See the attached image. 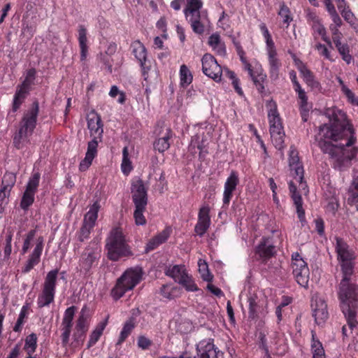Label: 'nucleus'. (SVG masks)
I'll list each match as a JSON object with an SVG mask.
<instances>
[{
  "label": "nucleus",
  "instance_id": "28",
  "mask_svg": "<svg viewBox=\"0 0 358 358\" xmlns=\"http://www.w3.org/2000/svg\"><path fill=\"white\" fill-rule=\"evenodd\" d=\"M348 202L358 210V176L354 177L348 189Z\"/></svg>",
  "mask_w": 358,
  "mask_h": 358
},
{
  "label": "nucleus",
  "instance_id": "26",
  "mask_svg": "<svg viewBox=\"0 0 358 358\" xmlns=\"http://www.w3.org/2000/svg\"><path fill=\"white\" fill-rule=\"evenodd\" d=\"M171 230L169 228L164 229L162 232L151 238L147 243L145 251L150 252L157 248L159 245L164 243L171 234Z\"/></svg>",
  "mask_w": 358,
  "mask_h": 358
},
{
  "label": "nucleus",
  "instance_id": "35",
  "mask_svg": "<svg viewBox=\"0 0 358 358\" xmlns=\"http://www.w3.org/2000/svg\"><path fill=\"white\" fill-rule=\"evenodd\" d=\"M29 90L19 86L13 98V110L17 111L24 101Z\"/></svg>",
  "mask_w": 358,
  "mask_h": 358
},
{
  "label": "nucleus",
  "instance_id": "36",
  "mask_svg": "<svg viewBox=\"0 0 358 358\" xmlns=\"http://www.w3.org/2000/svg\"><path fill=\"white\" fill-rule=\"evenodd\" d=\"M43 249V238L39 237L37 239L36 245L33 250L32 253L29 256L28 260L33 262L35 264H38L40 262L41 256Z\"/></svg>",
  "mask_w": 358,
  "mask_h": 358
},
{
  "label": "nucleus",
  "instance_id": "39",
  "mask_svg": "<svg viewBox=\"0 0 358 358\" xmlns=\"http://www.w3.org/2000/svg\"><path fill=\"white\" fill-rule=\"evenodd\" d=\"M192 75L185 64H182L180 68V85L182 87H187L192 82Z\"/></svg>",
  "mask_w": 358,
  "mask_h": 358
},
{
  "label": "nucleus",
  "instance_id": "23",
  "mask_svg": "<svg viewBox=\"0 0 358 358\" xmlns=\"http://www.w3.org/2000/svg\"><path fill=\"white\" fill-rule=\"evenodd\" d=\"M16 181V176L13 173H6L2 178L0 188V200L3 202L9 196L10 192Z\"/></svg>",
  "mask_w": 358,
  "mask_h": 358
},
{
  "label": "nucleus",
  "instance_id": "32",
  "mask_svg": "<svg viewBox=\"0 0 358 358\" xmlns=\"http://www.w3.org/2000/svg\"><path fill=\"white\" fill-rule=\"evenodd\" d=\"M187 273H188L183 265H174L166 271V274L172 278L176 282H179Z\"/></svg>",
  "mask_w": 358,
  "mask_h": 358
},
{
  "label": "nucleus",
  "instance_id": "56",
  "mask_svg": "<svg viewBox=\"0 0 358 358\" xmlns=\"http://www.w3.org/2000/svg\"><path fill=\"white\" fill-rule=\"evenodd\" d=\"M36 70L34 69H29L27 72V75L24 80L20 85L27 90H29L30 86L34 83V80L36 76Z\"/></svg>",
  "mask_w": 358,
  "mask_h": 358
},
{
  "label": "nucleus",
  "instance_id": "50",
  "mask_svg": "<svg viewBox=\"0 0 358 358\" xmlns=\"http://www.w3.org/2000/svg\"><path fill=\"white\" fill-rule=\"evenodd\" d=\"M284 137L285 132L281 131L280 133H274L271 134V138L273 144L278 150H282L284 148Z\"/></svg>",
  "mask_w": 358,
  "mask_h": 358
},
{
  "label": "nucleus",
  "instance_id": "31",
  "mask_svg": "<svg viewBox=\"0 0 358 358\" xmlns=\"http://www.w3.org/2000/svg\"><path fill=\"white\" fill-rule=\"evenodd\" d=\"M250 76L257 87V90L259 92H263L264 90V82L266 80V75L264 73L262 67L257 68Z\"/></svg>",
  "mask_w": 358,
  "mask_h": 358
},
{
  "label": "nucleus",
  "instance_id": "17",
  "mask_svg": "<svg viewBox=\"0 0 358 358\" xmlns=\"http://www.w3.org/2000/svg\"><path fill=\"white\" fill-rule=\"evenodd\" d=\"M197 355L194 358H218L220 351L210 340L201 341L197 345Z\"/></svg>",
  "mask_w": 358,
  "mask_h": 358
},
{
  "label": "nucleus",
  "instance_id": "3",
  "mask_svg": "<svg viewBox=\"0 0 358 358\" xmlns=\"http://www.w3.org/2000/svg\"><path fill=\"white\" fill-rule=\"evenodd\" d=\"M38 111V103L34 102L31 107L24 112L20 122L19 129L13 138L14 145L17 149L22 148L25 144L29 143V138L36 126Z\"/></svg>",
  "mask_w": 358,
  "mask_h": 358
},
{
  "label": "nucleus",
  "instance_id": "51",
  "mask_svg": "<svg viewBox=\"0 0 358 358\" xmlns=\"http://www.w3.org/2000/svg\"><path fill=\"white\" fill-rule=\"evenodd\" d=\"M101 139L102 138H93L87 144V150L85 155L94 158L97 154L98 144L101 141Z\"/></svg>",
  "mask_w": 358,
  "mask_h": 358
},
{
  "label": "nucleus",
  "instance_id": "11",
  "mask_svg": "<svg viewBox=\"0 0 358 358\" xmlns=\"http://www.w3.org/2000/svg\"><path fill=\"white\" fill-rule=\"evenodd\" d=\"M99 209V203L98 201H95L90 206L88 212L85 215L83 225L77 234L78 238L80 242H83L89 238L91 231L95 226Z\"/></svg>",
  "mask_w": 358,
  "mask_h": 358
},
{
  "label": "nucleus",
  "instance_id": "53",
  "mask_svg": "<svg viewBox=\"0 0 358 358\" xmlns=\"http://www.w3.org/2000/svg\"><path fill=\"white\" fill-rule=\"evenodd\" d=\"M88 328L87 317L85 315L83 308L81 310L79 317L76 322V330L81 331H87Z\"/></svg>",
  "mask_w": 358,
  "mask_h": 358
},
{
  "label": "nucleus",
  "instance_id": "54",
  "mask_svg": "<svg viewBox=\"0 0 358 358\" xmlns=\"http://www.w3.org/2000/svg\"><path fill=\"white\" fill-rule=\"evenodd\" d=\"M297 69L299 71L303 80L306 83L310 80L314 75L313 73L306 67V66L301 62H299L297 64Z\"/></svg>",
  "mask_w": 358,
  "mask_h": 358
},
{
  "label": "nucleus",
  "instance_id": "58",
  "mask_svg": "<svg viewBox=\"0 0 358 358\" xmlns=\"http://www.w3.org/2000/svg\"><path fill=\"white\" fill-rule=\"evenodd\" d=\"M259 29H260L262 34L265 39L266 48L275 46L274 42L271 38V36L266 24L264 23H261L259 24Z\"/></svg>",
  "mask_w": 358,
  "mask_h": 358
},
{
  "label": "nucleus",
  "instance_id": "16",
  "mask_svg": "<svg viewBox=\"0 0 358 358\" xmlns=\"http://www.w3.org/2000/svg\"><path fill=\"white\" fill-rule=\"evenodd\" d=\"M289 165L295 180L300 182L303 186L302 180L303 179V169L299 162L298 152L292 146L290 148L289 153Z\"/></svg>",
  "mask_w": 358,
  "mask_h": 358
},
{
  "label": "nucleus",
  "instance_id": "57",
  "mask_svg": "<svg viewBox=\"0 0 358 358\" xmlns=\"http://www.w3.org/2000/svg\"><path fill=\"white\" fill-rule=\"evenodd\" d=\"M259 29H260L262 34L265 39L266 48L275 46L274 42L271 38V36L266 24L264 23H261L259 24Z\"/></svg>",
  "mask_w": 358,
  "mask_h": 358
},
{
  "label": "nucleus",
  "instance_id": "6",
  "mask_svg": "<svg viewBox=\"0 0 358 358\" xmlns=\"http://www.w3.org/2000/svg\"><path fill=\"white\" fill-rule=\"evenodd\" d=\"M142 278V270L136 267L127 269L117 280L115 287L112 290L114 299L121 298L126 292L131 290Z\"/></svg>",
  "mask_w": 358,
  "mask_h": 358
},
{
  "label": "nucleus",
  "instance_id": "48",
  "mask_svg": "<svg viewBox=\"0 0 358 358\" xmlns=\"http://www.w3.org/2000/svg\"><path fill=\"white\" fill-rule=\"evenodd\" d=\"M312 29H313L315 33H317L318 35L321 36L323 41L329 44V45L331 48V42L330 39L326 35V29L324 27L320 22V20L315 22V24L310 25Z\"/></svg>",
  "mask_w": 358,
  "mask_h": 358
},
{
  "label": "nucleus",
  "instance_id": "42",
  "mask_svg": "<svg viewBox=\"0 0 358 358\" xmlns=\"http://www.w3.org/2000/svg\"><path fill=\"white\" fill-rule=\"evenodd\" d=\"M203 148L204 145L203 143V140L200 141L199 135L196 134L194 136H193L188 147L189 151L192 154L194 155L196 153L197 150H199V155L201 156V152L203 150Z\"/></svg>",
  "mask_w": 358,
  "mask_h": 358
},
{
  "label": "nucleus",
  "instance_id": "44",
  "mask_svg": "<svg viewBox=\"0 0 358 358\" xmlns=\"http://www.w3.org/2000/svg\"><path fill=\"white\" fill-rule=\"evenodd\" d=\"M134 328V322L133 320H129L127 322H126L120 332V335L117 344L120 345L122 343H123L131 334Z\"/></svg>",
  "mask_w": 358,
  "mask_h": 358
},
{
  "label": "nucleus",
  "instance_id": "8",
  "mask_svg": "<svg viewBox=\"0 0 358 358\" xmlns=\"http://www.w3.org/2000/svg\"><path fill=\"white\" fill-rule=\"evenodd\" d=\"M336 252L342 273H354L355 255L348 245L340 238H336Z\"/></svg>",
  "mask_w": 358,
  "mask_h": 358
},
{
  "label": "nucleus",
  "instance_id": "63",
  "mask_svg": "<svg viewBox=\"0 0 358 358\" xmlns=\"http://www.w3.org/2000/svg\"><path fill=\"white\" fill-rule=\"evenodd\" d=\"M306 13L307 21L310 24V25H312L315 22L320 21V19L315 12L312 11L310 9H307L306 10Z\"/></svg>",
  "mask_w": 358,
  "mask_h": 358
},
{
  "label": "nucleus",
  "instance_id": "21",
  "mask_svg": "<svg viewBox=\"0 0 358 358\" xmlns=\"http://www.w3.org/2000/svg\"><path fill=\"white\" fill-rule=\"evenodd\" d=\"M210 208L205 206L201 208L198 222L195 226L194 231L200 236H202L208 230L210 224V219L209 216Z\"/></svg>",
  "mask_w": 358,
  "mask_h": 358
},
{
  "label": "nucleus",
  "instance_id": "41",
  "mask_svg": "<svg viewBox=\"0 0 358 358\" xmlns=\"http://www.w3.org/2000/svg\"><path fill=\"white\" fill-rule=\"evenodd\" d=\"M187 292H196L199 290L198 286L194 282L192 276L188 273L185 275L178 282Z\"/></svg>",
  "mask_w": 358,
  "mask_h": 358
},
{
  "label": "nucleus",
  "instance_id": "46",
  "mask_svg": "<svg viewBox=\"0 0 358 358\" xmlns=\"http://www.w3.org/2000/svg\"><path fill=\"white\" fill-rule=\"evenodd\" d=\"M121 169L124 174L128 175L132 169L131 164L129 158L128 148L124 147L122 150V162Z\"/></svg>",
  "mask_w": 358,
  "mask_h": 358
},
{
  "label": "nucleus",
  "instance_id": "24",
  "mask_svg": "<svg viewBox=\"0 0 358 358\" xmlns=\"http://www.w3.org/2000/svg\"><path fill=\"white\" fill-rule=\"evenodd\" d=\"M256 253L262 259H268L275 253V246L268 238H263L256 248Z\"/></svg>",
  "mask_w": 358,
  "mask_h": 358
},
{
  "label": "nucleus",
  "instance_id": "4",
  "mask_svg": "<svg viewBox=\"0 0 358 358\" xmlns=\"http://www.w3.org/2000/svg\"><path fill=\"white\" fill-rule=\"evenodd\" d=\"M202 6L201 0H187L184 9L187 20L190 23L193 31L198 34H202L209 23L207 12L201 9Z\"/></svg>",
  "mask_w": 358,
  "mask_h": 358
},
{
  "label": "nucleus",
  "instance_id": "37",
  "mask_svg": "<svg viewBox=\"0 0 358 358\" xmlns=\"http://www.w3.org/2000/svg\"><path fill=\"white\" fill-rule=\"evenodd\" d=\"M292 199L294 203L296 206L298 217H299L300 222H301L302 225H303L304 222H306V220H305V212H304V210L303 209V201H302L301 196L300 195L299 193L292 194Z\"/></svg>",
  "mask_w": 358,
  "mask_h": 358
},
{
  "label": "nucleus",
  "instance_id": "19",
  "mask_svg": "<svg viewBox=\"0 0 358 358\" xmlns=\"http://www.w3.org/2000/svg\"><path fill=\"white\" fill-rule=\"evenodd\" d=\"M87 121L91 136L102 138L103 129L100 116L92 110L87 114Z\"/></svg>",
  "mask_w": 358,
  "mask_h": 358
},
{
  "label": "nucleus",
  "instance_id": "34",
  "mask_svg": "<svg viewBox=\"0 0 358 358\" xmlns=\"http://www.w3.org/2000/svg\"><path fill=\"white\" fill-rule=\"evenodd\" d=\"M278 15L282 19L283 24L285 25V27L287 28L293 20V17L290 9L285 2L280 3V9L278 12Z\"/></svg>",
  "mask_w": 358,
  "mask_h": 358
},
{
  "label": "nucleus",
  "instance_id": "14",
  "mask_svg": "<svg viewBox=\"0 0 358 358\" xmlns=\"http://www.w3.org/2000/svg\"><path fill=\"white\" fill-rule=\"evenodd\" d=\"M203 73L215 82L221 80L222 71L216 59L210 54H205L201 59Z\"/></svg>",
  "mask_w": 358,
  "mask_h": 358
},
{
  "label": "nucleus",
  "instance_id": "47",
  "mask_svg": "<svg viewBox=\"0 0 358 358\" xmlns=\"http://www.w3.org/2000/svg\"><path fill=\"white\" fill-rule=\"evenodd\" d=\"M198 266L201 278L204 281L210 282L213 280V275L208 271V266L206 262L199 259L198 262Z\"/></svg>",
  "mask_w": 358,
  "mask_h": 358
},
{
  "label": "nucleus",
  "instance_id": "59",
  "mask_svg": "<svg viewBox=\"0 0 358 358\" xmlns=\"http://www.w3.org/2000/svg\"><path fill=\"white\" fill-rule=\"evenodd\" d=\"M61 327L62 331V334L61 336L62 343L64 346H66L69 343L71 329L73 326H67L62 324Z\"/></svg>",
  "mask_w": 358,
  "mask_h": 358
},
{
  "label": "nucleus",
  "instance_id": "5",
  "mask_svg": "<svg viewBox=\"0 0 358 358\" xmlns=\"http://www.w3.org/2000/svg\"><path fill=\"white\" fill-rule=\"evenodd\" d=\"M106 249L108 257L113 261H117L121 257H129L132 252L127 244L122 230L116 227L113 229L107 238Z\"/></svg>",
  "mask_w": 358,
  "mask_h": 358
},
{
  "label": "nucleus",
  "instance_id": "61",
  "mask_svg": "<svg viewBox=\"0 0 358 358\" xmlns=\"http://www.w3.org/2000/svg\"><path fill=\"white\" fill-rule=\"evenodd\" d=\"M35 32V28L31 24H29L27 22H23L22 27V33L28 38L33 36Z\"/></svg>",
  "mask_w": 358,
  "mask_h": 358
},
{
  "label": "nucleus",
  "instance_id": "52",
  "mask_svg": "<svg viewBox=\"0 0 358 358\" xmlns=\"http://www.w3.org/2000/svg\"><path fill=\"white\" fill-rule=\"evenodd\" d=\"M76 312L75 306H71L68 308L64 314L62 324L64 325L73 326V320Z\"/></svg>",
  "mask_w": 358,
  "mask_h": 358
},
{
  "label": "nucleus",
  "instance_id": "9",
  "mask_svg": "<svg viewBox=\"0 0 358 358\" xmlns=\"http://www.w3.org/2000/svg\"><path fill=\"white\" fill-rule=\"evenodd\" d=\"M101 257V250L96 245H90L81 253L78 261V268L80 272L87 274L95 267Z\"/></svg>",
  "mask_w": 358,
  "mask_h": 358
},
{
  "label": "nucleus",
  "instance_id": "33",
  "mask_svg": "<svg viewBox=\"0 0 358 358\" xmlns=\"http://www.w3.org/2000/svg\"><path fill=\"white\" fill-rule=\"evenodd\" d=\"M160 292L163 297L167 299L179 297L181 294L180 288L171 284L163 285Z\"/></svg>",
  "mask_w": 358,
  "mask_h": 358
},
{
  "label": "nucleus",
  "instance_id": "49",
  "mask_svg": "<svg viewBox=\"0 0 358 358\" xmlns=\"http://www.w3.org/2000/svg\"><path fill=\"white\" fill-rule=\"evenodd\" d=\"M146 205H135L136 210L134 213L136 224L138 225H143L145 224V218L143 214L145 209Z\"/></svg>",
  "mask_w": 358,
  "mask_h": 358
},
{
  "label": "nucleus",
  "instance_id": "30",
  "mask_svg": "<svg viewBox=\"0 0 358 358\" xmlns=\"http://www.w3.org/2000/svg\"><path fill=\"white\" fill-rule=\"evenodd\" d=\"M78 42L80 48V57L82 60L85 59L88 50L87 30L83 25H80L78 28Z\"/></svg>",
  "mask_w": 358,
  "mask_h": 358
},
{
  "label": "nucleus",
  "instance_id": "45",
  "mask_svg": "<svg viewBox=\"0 0 358 358\" xmlns=\"http://www.w3.org/2000/svg\"><path fill=\"white\" fill-rule=\"evenodd\" d=\"M37 346V336L36 334L32 333L27 336L25 339L24 349L27 351L29 355L34 353Z\"/></svg>",
  "mask_w": 358,
  "mask_h": 358
},
{
  "label": "nucleus",
  "instance_id": "62",
  "mask_svg": "<svg viewBox=\"0 0 358 358\" xmlns=\"http://www.w3.org/2000/svg\"><path fill=\"white\" fill-rule=\"evenodd\" d=\"M93 159H94V158L92 157L91 156H88V155H85V157L80 163V165H79L80 171H86L92 164Z\"/></svg>",
  "mask_w": 358,
  "mask_h": 358
},
{
  "label": "nucleus",
  "instance_id": "40",
  "mask_svg": "<svg viewBox=\"0 0 358 358\" xmlns=\"http://www.w3.org/2000/svg\"><path fill=\"white\" fill-rule=\"evenodd\" d=\"M29 306L27 304L24 305L20 312L17 322L13 327V331L15 332L21 331L23 324L25 323L26 319L28 315Z\"/></svg>",
  "mask_w": 358,
  "mask_h": 358
},
{
  "label": "nucleus",
  "instance_id": "27",
  "mask_svg": "<svg viewBox=\"0 0 358 358\" xmlns=\"http://www.w3.org/2000/svg\"><path fill=\"white\" fill-rule=\"evenodd\" d=\"M172 136L171 129L166 128L162 136L157 139L154 143V148L158 152L163 153L170 147V139Z\"/></svg>",
  "mask_w": 358,
  "mask_h": 358
},
{
  "label": "nucleus",
  "instance_id": "29",
  "mask_svg": "<svg viewBox=\"0 0 358 358\" xmlns=\"http://www.w3.org/2000/svg\"><path fill=\"white\" fill-rule=\"evenodd\" d=\"M208 44L217 55L222 56L226 54L224 43L221 41L220 36L218 34H213L209 37Z\"/></svg>",
  "mask_w": 358,
  "mask_h": 358
},
{
  "label": "nucleus",
  "instance_id": "2",
  "mask_svg": "<svg viewBox=\"0 0 358 358\" xmlns=\"http://www.w3.org/2000/svg\"><path fill=\"white\" fill-rule=\"evenodd\" d=\"M352 275L353 273H342V279L338 288L341 308L350 330L358 324V285L352 282Z\"/></svg>",
  "mask_w": 358,
  "mask_h": 358
},
{
  "label": "nucleus",
  "instance_id": "20",
  "mask_svg": "<svg viewBox=\"0 0 358 358\" xmlns=\"http://www.w3.org/2000/svg\"><path fill=\"white\" fill-rule=\"evenodd\" d=\"M132 199L135 205H147V189L142 180L137 179L131 185Z\"/></svg>",
  "mask_w": 358,
  "mask_h": 358
},
{
  "label": "nucleus",
  "instance_id": "18",
  "mask_svg": "<svg viewBox=\"0 0 358 358\" xmlns=\"http://www.w3.org/2000/svg\"><path fill=\"white\" fill-rule=\"evenodd\" d=\"M239 182L238 173L235 171H232L227 178L224 185L222 200L224 205H229L233 196V193L236 190Z\"/></svg>",
  "mask_w": 358,
  "mask_h": 358
},
{
  "label": "nucleus",
  "instance_id": "64",
  "mask_svg": "<svg viewBox=\"0 0 358 358\" xmlns=\"http://www.w3.org/2000/svg\"><path fill=\"white\" fill-rule=\"evenodd\" d=\"M343 17L349 23L354 24L355 17L352 12L350 10V8H347L345 10H341V12Z\"/></svg>",
  "mask_w": 358,
  "mask_h": 358
},
{
  "label": "nucleus",
  "instance_id": "13",
  "mask_svg": "<svg viewBox=\"0 0 358 358\" xmlns=\"http://www.w3.org/2000/svg\"><path fill=\"white\" fill-rule=\"evenodd\" d=\"M311 308L315 322L317 324L324 323L329 317L327 304L324 298L317 294H314L311 299Z\"/></svg>",
  "mask_w": 358,
  "mask_h": 358
},
{
  "label": "nucleus",
  "instance_id": "10",
  "mask_svg": "<svg viewBox=\"0 0 358 358\" xmlns=\"http://www.w3.org/2000/svg\"><path fill=\"white\" fill-rule=\"evenodd\" d=\"M292 268L298 284L306 287L309 281L310 271L307 263L298 252H294L292 255Z\"/></svg>",
  "mask_w": 358,
  "mask_h": 358
},
{
  "label": "nucleus",
  "instance_id": "55",
  "mask_svg": "<svg viewBox=\"0 0 358 358\" xmlns=\"http://www.w3.org/2000/svg\"><path fill=\"white\" fill-rule=\"evenodd\" d=\"M339 52V53L342 55L343 59L347 63L350 64L352 61V56L349 54V48L346 44H342L341 43H338V45L336 46Z\"/></svg>",
  "mask_w": 358,
  "mask_h": 358
},
{
  "label": "nucleus",
  "instance_id": "25",
  "mask_svg": "<svg viewBox=\"0 0 358 358\" xmlns=\"http://www.w3.org/2000/svg\"><path fill=\"white\" fill-rule=\"evenodd\" d=\"M131 52L140 63L141 66L145 69V63L147 58L145 47L139 41H135L131 44Z\"/></svg>",
  "mask_w": 358,
  "mask_h": 358
},
{
  "label": "nucleus",
  "instance_id": "38",
  "mask_svg": "<svg viewBox=\"0 0 358 358\" xmlns=\"http://www.w3.org/2000/svg\"><path fill=\"white\" fill-rule=\"evenodd\" d=\"M106 326V321L102 322L99 323L95 329L92 332L90 340L87 344V348L93 346L99 339L100 336L102 335L103 331Z\"/></svg>",
  "mask_w": 358,
  "mask_h": 358
},
{
  "label": "nucleus",
  "instance_id": "22",
  "mask_svg": "<svg viewBox=\"0 0 358 358\" xmlns=\"http://www.w3.org/2000/svg\"><path fill=\"white\" fill-rule=\"evenodd\" d=\"M266 50L268 59L270 77L272 80H277L279 76V70L281 64L277 57L275 46L266 48Z\"/></svg>",
  "mask_w": 358,
  "mask_h": 358
},
{
  "label": "nucleus",
  "instance_id": "60",
  "mask_svg": "<svg viewBox=\"0 0 358 358\" xmlns=\"http://www.w3.org/2000/svg\"><path fill=\"white\" fill-rule=\"evenodd\" d=\"M343 93L346 96L348 101L354 105H358V99L355 96V94L348 87H343Z\"/></svg>",
  "mask_w": 358,
  "mask_h": 358
},
{
  "label": "nucleus",
  "instance_id": "7",
  "mask_svg": "<svg viewBox=\"0 0 358 358\" xmlns=\"http://www.w3.org/2000/svg\"><path fill=\"white\" fill-rule=\"evenodd\" d=\"M58 270H52L48 273L43 284L42 292L38 296L37 306L38 308L48 306L54 301Z\"/></svg>",
  "mask_w": 358,
  "mask_h": 358
},
{
  "label": "nucleus",
  "instance_id": "15",
  "mask_svg": "<svg viewBox=\"0 0 358 358\" xmlns=\"http://www.w3.org/2000/svg\"><path fill=\"white\" fill-rule=\"evenodd\" d=\"M266 107L268 108V118L270 124V134L284 131L275 102L272 100L268 101Z\"/></svg>",
  "mask_w": 358,
  "mask_h": 358
},
{
  "label": "nucleus",
  "instance_id": "12",
  "mask_svg": "<svg viewBox=\"0 0 358 358\" xmlns=\"http://www.w3.org/2000/svg\"><path fill=\"white\" fill-rule=\"evenodd\" d=\"M40 178L41 175L38 172L33 173L29 178L20 201V207L22 209L27 210L33 204L35 194L39 186Z\"/></svg>",
  "mask_w": 358,
  "mask_h": 358
},
{
  "label": "nucleus",
  "instance_id": "43",
  "mask_svg": "<svg viewBox=\"0 0 358 358\" xmlns=\"http://www.w3.org/2000/svg\"><path fill=\"white\" fill-rule=\"evenodd\" d=\"M311 352L313 358H325V352L322 345L319 341L315 339L314 335H313Z\"/></svg>",
  "mask_w": 358,
  "mask_h": 358
},
{
  "label": "nucleus",
  "instance_id": "1",
  "mask_svg": "<svg viewBox=\"0 0 358 358\" xmlns=\"http://www.w3.org/2000/svg\"><path fill=\"white\" fill-rule=\"evenodd\" d=\"M327 115L330 123L320 127L315 140L321 150L334 160V166L341 169L357 155V150L352 148L354 129L346 114L338 108H329Z\"/></svg>",
  "mask_w": 358,
  "mask_h": 358
}]
</instances>
